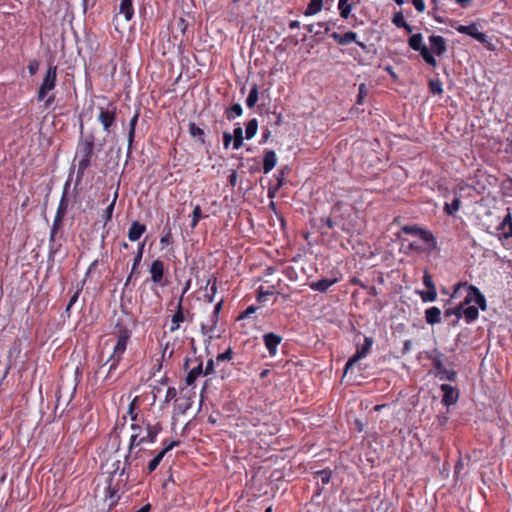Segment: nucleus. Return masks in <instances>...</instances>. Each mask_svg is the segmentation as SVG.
Instances as JSON below:
<instances>
[{
	"mask_svg": "<svg viewBox=\"0 0 512 512\" xmlns=\"http://www.w3.org/2000/svg\"><path fill=\"white\" fill-rule=\"evenodd\" d=\"M132 326V319L129 315L119 316L116 320L111 332L116 338V344L113 347L112 354L105 363V365H109L106 379L112 377V373L118 368L123 358L128 342L132 336Z\"/></svg>",
	"mask_w": 512,
	"mask_h": 512,
	"instance_id": "obj_1",
	"label": "nucleus"
},
{
	"mask_svg": "<svg viewBox=\"0 0 512 512\" xmlns=\"http://www.w3.org/2000/svg\"><path fill=\"white\" fill-rule=\"evenodd\" d=\"M143 439L137 438V435H130L128 450L124 456V466L119 472V476H125L124 482L129 479L130 473L134 468H138L145 462V455L148 453L143 447Z\"/></svg>",
	"mask_w": 512,
	"mask_h": 512,
	"instance_id": "obj_2",
	"label": "nucleus"
},
{
	"mask_svg": "<svg viewBox=\"0 0 512 512\" xmlns=\"http://www.w3.org/2000/svg\"><path fill=\"white\" fill-rule=\"evenodd\" d=\"M83 124H80V138L78 142V154L80 160L78 162L77 178H83L86 170L91 165V159L94 156V147L96 137L93 132L84 133Z\"/></svg>",
	"mask_w": 512,
	"mask_h": 512,
	"instance_id": "obj_3",
	"label": "nucleus"
},
{
	"mask_svg": "<svg viewBox=\"0 0 512 512\" xmlns=\"http://www.w3.org/2000/svg\"><path fill=\"white\" fill-rule=\"evenodd\" d=\"M471 303L476 304L483 311L487 309V301L485 296L474 285L468 286L467 295L462 302V317H464L467 324L474 322L479 316L478 308L476 306L470 305Z\"/></svg>",
	"mask_w": 512,
	"mask_h": 512,
	"instance_id": "obj_4",
	"label": "nucleus"
},
{
	"mask_svg": "<svg viewBox=\"0 0 512 512\" xmlns=\"http://www.w3.org/2000/svg\"><path fill=\"white\" fill-rule=\"evenodd\" d=\"M56 83H57V66L50 65L46 71V74H45V76L42 80V83L37 92V100L45 101V103H44L45 108H49L55 100L54 94H51L48 96V93L51 92L56 87Z\"/></svg>",
	"mask_w": 512,
	"mask_h": 512,
	"instance_id": "obj_5",
	"label": "nucleus"
},
{
	"mask_svg": "<svg viewBox=\"0 0 512 512\" xmlns=\"http://www.w3.org/2000/svg\"><path fill=\"white\" fill-rule=\"evenodd\" d=\"M449 25L455 28L459 33L469 35L482 44L487 42V35L484 32L479 31L476 23L461 25L457 21L450 20Z\"/></svg>",
	"mask_w": 512,
	"mask_h": 512,
	"instance_id": "obj_6",
	"label": "nucleus"
},
{
	"mask_svg": "<svg viewBox=\"0 0 512 512\" xmlns=\"http://www.w3.org/2000/svg\"><path fill=\"white\" fill-rule=\"evenodd\" d=\"M98 121L102 124L103 130L110 134L116 122V107L113 105L107 108L99 107Z\"/></svg>",
	"mask_w": 512,
	"mask_h": 512,
	"instance_id": "obj_7",
	"label": "nucleus"
},
{
	"mask_svg": "<svg viewBox=\"0 0 512 512\" xmlns=\"http://www.w3.org/2000/svg\"><path fill=\"white\" fill-rule=\"evenodd\" d=\"M373 344L371 337H365L363 345H357L355 354L347 361L345 372H347L356 362L367 356Z\"/></svg>",
	"mask_w": 512,
	"mask_h": 512,
	"instance_id": "obj_8",
	"label": "nucleus"
},
{
	"mask_svg": "<svg viewBox=\"0 0 512 512\" xmlns=\"http://www.w3.org/2000/svg\"><path fill=\"white\" fill-rule=\"evenodd\" d=\"M330 36L339 45L345 46L354 42L363 50L366 49V45L363 42L357 40L358 35L354 31H348L344 34L333 32Z\"/></svg>",
	"mask_w": 512,
	"mask_h": 512,
	"instance_id": "obj_9",
	"label": "nucleus"
},
{
	"mask_svg": "<svg viewBox=\"0 0 512 512\" xmlns=\"http://www.w3.org/2000/svg\"><path fill=\"white\" fill-rule=\"evenodd\" d=\"M433 367L436 370V376L440 380H448V381H455L456 379V372L454 370H448L443 362L441 357H435L433 359Z\"/></svg>",
	"mask_w": 512,
	"mask_h": 512,
	"instance_id": "obj_10",
	"label": "nucleus"
},
{
	"mask_svg": "<svg viewBox=\"0 0 512 512\" xmlns=\"http://www.w3.org/2000/svg\"><path fill=\"white\" fill-rule=\"evenodd\" d=\"M142 424L145 429V435L140 437V439H143V444L155 443L158 434L162 431V425L160 423L151 424L150 422H142Z\"/></svg>",
	"mask_w": 512,
	"mask_h": 512,
	"instance_id": "obj_11",
	"label": "nucleus"
},
{
	"mask_svg": "<svg viewBox=\"0 0 512 512\" xmlns=\"http://www.w3.org/2000/svg\"><path fill=\"white\" fill-rule=\"evenodd\" d=\"M223 302V300H220L218 303H216V305L214 306V310L211 314L209 323L203 324L201 326L202 332L204 334L213 333L214 330L216 329L219 320V313L222 309Z\"/></svg>",
	"mask_w": 512,
	"mask_h": 512,
	"instance_id": "obj_12",
	"label": "nucleus"
},
{
	"mask_svg": "<svg viewBox=\"0 0 512 512\" xmlns=\"http://www.w3.org/2000/svg\"><path fill=\"white\" fill-rule=\"evenodd\" d=\"M119 464H120V462L117 461V463H116L117 466H116L112 476L110 477L108 486L106 488V498L110 499V503H109L110 507L115 506L119 500V496H118V491L120 489L119 485L113 484V476L117 471H119Z\"/></svg>",
	"mask_w": 512,
	"mask_h": 512,
	"instance_id": "obj_13",
	"label": "nucleus"
},
{
	"mask_svg": "<svg viewBox=\"0 0 512 512\" xmlns=\"http://www.w3.org/2000/svg\"><path fill=\"white\" fill-rule=\"evenodd\" d=\"M443 392L442 403L446 406H450L457 402L459 393L458 391L449 384H442L440 386Z\"/></svg>",
	"mask_w": 512,
	"mask_h": 512,
	"instance_id": "obj_14",
	"label": "nucleus"
},
{
	"mask_svg": "<svg viewBox=\"0 0 512 512\" xmlns=\"http://www.w3.org/2000/svg\"><path fill=\"white\" fill-rule=\"evenodd\" d=\"M264 344L271 356L277 353V347L282 341V337L273 332L266 333L263 335Z\"/></svg>",
	"mask_w": 512,
	"mask_h": 512,
	"instance_id": "obj_15",
	"label": "nucleus"
},
{
	"mask_svg": "<svg viewBox=\"0 0 512 512\" xmlns=\"http://www.w3.org/2000/svg\"><path fill=\"white\" fill-rule=\"evenodd\" d=\"M165 266L163 261L160 259L154 260L150 266L149 272L151 274V280L154 283L161 284L164 276Z\"/></svg>",
	"mask_w": 512,
	"mask_h": 512,
	"instance_id": "obj_16",
	"label": "nucleus"
},
{
	"mask_svg": "<svg viewBox=\"0 0 512 512\" xmlns=\"http://www.w3.org/2000/svg\"><path fill=\"white\" fill-rule=\"evenodd\" d=\"M182 303V297H180L179 302L177 304L176 312L174 313L171 319V326L169 329L170 332H175L178 329H180L181 323L184 322L186 319Z\"/></svg>",
	"mask_w": 512,
	"mask_h": 512,
	"instance_id": "obj_17",
	"label": "nucleus"
},
{
	"mask_svg": "<svg viewBox=\"0 0 512 512\" xmlns=\"http://www.w3.org/2000/svg\"><path fill=\"white\" fill-rule=\"evenodd\" d=\"M429 43H430L431 50L437 56H442L447 50L446 41L442 36L431 35L429 37Z\"/></svg>",
	"mask_w": 512,
	"mask_h": 512,
	"instance_id": "obj_18",
	"label": "nucleus"
},
{
	"mask_svg": "<svg viewBox=\"0 0 512 512\" xmlns=\"http://www.w3.org/2000/svg\"><path fill=\"white\" fill-rule=\"evenodd\" d=\"M145 232H146V225L135 220L131 223V226L129 227L128 239L131 242H136L142 237V235Z\"/></svg>",
	"mask_w": 512,
	"mask_h": 512,
	"instance_id": "obj_19",
	"label": "nucleus"
},
{
	"mask_svg": "<svg viewBox=\"0 0 512 512\" xmlns=\"http://www.w3.org/2000/svg\"><path fill=\"white\" fill-rule=\"evenodd\" d=\"M338 281L337 278L328 279L323 278L318 281L310 283V288L314 291H318L321 293L326 292L332 285H334Z\"/></svg>",
	"mask_w": 512,
	"mask_h": 512,
	"instance_id": "obj_20",
	"label": "nucleus"
},
{
	"mask_svg": "<svg viewBox=\"0 0 512 512\" xmlns=\"http://www.w3.org/2000/svg\"><path fill=\"white\" fill-rule=\"evenodd\" d=\"M139 118V112L137 111L134 116L130 119L129 122V131H128V149L127 153L128 155L131 154L132 145L135 138V132H136V126Z\"/></svg>",
	"mask_w": 512,
	"mask_h": 512,
	"instance_id": "obj_21",
	"label": "nucleus"
},
{
	"mask_svg": "<svg viewBox=\"0 0 512 512\" xmlns=\"http://www.w3.org/2000/svg\"><path fill=\"white\" fill-rule=\"evenodd\" d=\"M425 320L430 325H435L441 322V310L432 306L425 310Z\"/></svg>",
	"mask_w": 512,
	"mask_h": 512,
	"instance_id": "obj_22",
	"label": "nucleus"
},
{
	"mask_svg": "<svg viewBox=\"0 0 512 512\" xmlns=\"http://www.w3.org/2000/svg\"><path fill=\"white\" fill-rule=\"evenodd\" d=\"M277 157L274 150H268L265 152L263 159V172L269 173L276 165Z\"/></svg>",
	"mask_w": 512,
	"mask_h": 512,
	"instance_id": "obj_23",
	"label": "nucleus"
},
{
	"mask_svg": "<svg viewBox=\"0 0 512 512\" xmlns=\"http://www.w3.org/2000/svg\"><path fill=\"white\" fill-rule=\"evenodd\" d=\"M119 13L124 15L126 21H130L134 16V7L132 0H121Z\"/></svg>",
	"mask_w": 512,
	"mask_h": 512,
	"instance_id": "obj_24",
	"label": "nucleus"
},
{
	"mask_svg": "<svg viewBox=\"0 0 512 512\" xmlns=\"http://www.w3.org/2000/svg\"><path fill=\"white\" fill-rule=\"evenodd\" d=\"M353 8L354 2L352 0H338V10L341 18L348 19Z\"/></svg>",
	"mask_w": 512,
	"mask_h": 512,
	"instance_id": "obj_25",
	"label": "nucleus"
},
{
	"mask_svg": "<svg viewBox=\"0 0 512 512\" xmlns=\"http://www.w3.org/2000/svg\"><path fill=\"white\" fill-rule=\"evenodd\" d=\"M419 237L424 243L428 245L429 251L437 249V241L431 232L422 229L419 234Z\"/></svg>",
	"mask_w": 512,
	"mask_h": 512,
	"instance_id": "obj_26",
	"label": "nucleus"
},
{
	"mask_svg": "<svg viewBox=\"0 0 512 512\" xmlns=\"http://www.w3.org/2000/svg\"><path fill=\"white\" fill-rule=\"evenodd\" d=\"M210 286V292L204 295L206 301L208 303H212L214 301L215 294L217 293V279L214 275H211L206 282V288Z\"/></svg>",
	"mask_w": 512,
	"mask_h": 512,
	"instance_id": "obj_27",
	"label": "nucleus"
},
{
	"mask_svg": "<svg viewBox=\"0 0 512 512\" xmlns=\"http://www.w3.org/2000/svg\"><path fill=\"white\" fill-rule=\"evenodd\" d=\"M323 8V0H311L304 11L305 16H313Z\"/></svg>",
	"mask_w": 512,
	"mask_h": 512,
	"instance_id": "obj_28",
	"label": "nucleus"
},
{
	"mask_svg": "<svg viewBox=\"0 0 512 512\" xmlns=\"http://www.w3.org/2000/svg\"><path fill=\"white\" fill-rule=\"evenodd\" d=\"M143 252H144V242L138 246V250H137V253H136V255L134 257V261H133L132 271H131L130 275L127 277L125 285H128L136 268L139 266V264L142 260Z\"/></svg>",
	"mask_w": 512,
	"mask_h": 512,
	"instance_id": "obj_29",
	"label": "nucleus"
},
{
	"mask_svg": "<svg viewBox=\"0 0 512 512\" xmlns=\"http://www.w3.org/2000/svg\"><path fill=\"white\" fill-rule=\"evenodd\" d=\"M259 99V87L257 84L251 86L250 92L246 99V105L248 108H253Z\"/></svg>",
	"mask_w": 512,
	"mask_h": 512,
	"instance_id": "obj_30",
	"label": "nucleus"
},
{
	"mask_svg": "<svg viewBox=\"0 0 512 512\" xmlns=\"http://www.w3.org/2000/svg\"><path fill=\"white\" fill-rule=\"evenodd\" d=\"M189 133L193 138H197L201 144L205 143L204 130L198 127L194 122L189 123Z\"/></svg>",
	"mask_w": 512,
	"mask_h": 512,
	"instance_id": "obj_31",
	"label": "nucleus"
},
{
	"mask_svg": "<svg viewBox=\"0 0 512 512\" xmlns=\"http://www.w3.org/2000/svg\"><path fill=\"white\" fill-rule=\"evenodd\" d=\"M68 205H69V200L67 198L66 192H64L60 199V202H59V205H58V208L56 211V215H55V217H57L58 220L64 219V216L68 209Z\"/></svg>",
	"mask_w": 512,
	"mask_h": 512,
	"instance_id": "obj_32",
	"label": "nucleus"
},
{
	"mask_svg": "<svg viewBox=\"0 0 512 512\" xmlns=\"http://www.w3.org/2000/svg\"><path fill=\"white\" fill-rule=\"evenodd\" d=\"M462 310H463V304L460 303L456 307L446 309L444 312L445 317H451L455 316L456 320L453 322V325H458L459 319L462 318Z\"/></svg>",
	"mask_w": 512,
	"mask_h": 512,
	"instance_id": "obj_33",
	"label": "nucleus"
},
{
	"mask_svg": "<svg viewBox=\"0 0 512 512\" xmlns=\"http://www.w3.org/2000/svg\"><path fill=\"white\" fill-rule=\"evenodd\" d=\"M417 51L420 52V55L422 56V58L424 59V61L427 64H429L430 66H433V67H435L437 65V61H436L435 57L432 55V53L430 52V50L428 49V47L426 45Z\"/></svg>",
	"mask_w": 512,
	"mask_h": 512,
	"instance_id": "obj_34",
	"label": "nucleus"
},
{
	"mask_svg": "<svg viewBox=\"0 0 512 512\" xmlns=\"http://www.w3.org/2000/svg\"><path fill=\"white\" fill-rule=\"evenodd\" d=\"M203 373L202 363H200L197 367H194L186 377L187 385H192L196 381V379Z\"/></svg>",
	"mask_w": 512,
	"mask_h": 512,
	"instance_id": "obj_35",
	"label": "nucleus"
},
{
	"mask_svg": "<svg viewBox=\"0 0 512 512\" xmlns=\"http://www.w3.org/2000/svg\"><path fill=\"white\" fill-rule=\"evenodd\" d=\"M408 43H409L410 48H412L415 51H417V50L421 49L423 46H425V44H423L422 34H420V33L412 35L410 37Z\"/></svg>",
	"mask_w": 512,
	"mask_h": 512,
	"instance_id": "obj_36",
	"label": "nucleus"
},
{
	"mask_svg": "<svg viewBox=\"0 0 512 512\" xmlns=\"http://www.w3.org/2000/svg\"><path fill=\"white\" fill-rule=\"evenodd\" d=\"M257 129H258L257 119L253 118V119L249 120L246 125V130H245L246 139L253 138L257 133Z\"/></svg>",
	"mask_w": 512,
	"mask_h": 512,
	"instance_id": "obj_37",
	"label": "nucleus"
},
{
	"mask_svg": "<svg viewBox=\"0 0 512 512\" xmlns=\"http://www.w3.org/2000/svg\"><path fill=\"white\" fill-rule=\"evenodd\" d=\"M243 109L239 103L233 104L229 109L226 110V117L228 120H233L235 116H241Z\"/></svg>",
	"mask_w": 512,
	"mask_h": 512,
	"instance_id": "obj_38",
	"label": "nucleus"
},
{
	"mask_svg": "<svg viewBox=\"0 0 512 512\" xmlns=\"http://www.w3.org/2000/svg\"><path fill=\"white\" fill-rule=\"evenodd\" d=\"M232 138H233V148L236 150L239 149L243 144V131L240 126H238L234 129Z\"/></svg>",
	"mask_w": 512,
	"mask_h": 512,
	"instance_id": "obj_39",
	"label": "nucleus"
},
{
	"mask_svg": "<svg viewBox=\"0 0 512 512\" xmlns=\"http://www.w3.org/2000/svg\"><path fill=\"white\" fill-rule=\"evenodd\" d=\"M460 208V197H455L451 203H446L444 206V211L448 215H453Z\"/></svg>",
	"mask_w": 512,
	"mask_h": 512,
	"instance_id": "obj_40",
	"label": "nucleus"
},
{
	"mask_svg": "<svg viewBox=\"0 0 512 512\" xmlns=\"http://www.w3.org/2000/svg\"><path fill=\"white\" fill-rule=\"evenodd\" d=\"M427 291L420 292V297L423 302H433L437 299V291L435 288H427Z\"/></svg>",
	"mask_w": 512,
	"mask_h": 512,
	"instance_id": "obj_41",
	"label": "nucleus"
},
{
	"mask_svg": "<svg viewBox=\"0 0 512 512\" xmlns=\"http://www.w3.org/2000/svg\"><path fill=\"white\" fill-rule=\"evenodd\" d=\"M191 217H192V220H191V228H195L199 221L204 218L205 216L202 214V211H201V207L200 205H196L192 211V214H191Z\"/></svg>",
	"mask_w": 512,
	"mask_h": 512,
	"instance_id": "obj_42",
	"label": "nucleus"
},
{
	"mask_svg": "<svg viewBox=\"0 0 512 512\" xmlns=\"http://www.w3.org/2000/svg\"><path fill=\"white\" fill-rule=\"evenodd\" d=\"M62 222H63V219L58 220L57 217H54V221H53V224H52V227L50 230V237H49L50 243H53L55 241V236H56L57 232L61 229Z\"/></svg>",
	"mask_w": 512,
	"mask_h": 512,
	"instance_id": "obj_43",
	"label": "nucleus"
},
{
	"mask_svg": "<svg viewBox=\"0 0 512 512\" xmlns=\"http://www.w3.org/2000/svg\"><path fill=\"white\" fill-rule=\"evenodd\" d=\"M163 457L164 455L161 452H158V454L152 460L149 461L147 465V472L152 473L153 471H155L158 465L161 463Z\"/></svg>",
	"mask_w": 512,
	"mask_h": 512,
	"instance_id": "obj_44",
	"label": "nucleus"
},
{
	"mask_svg": "<svg viewBox=\"0 0 512 512\" xmlns=\"http://www.w3.org/2000/svg\"><path fill=\"white\" fill-rule=\"evenodd\" d=\"M137 409V397H135L129 404L127 414L130 416V419L133 423H137L138 414L136 413Z\"/></svg>",
	"mask_w": 512,
	"mask_h": 512,
	"instance_id": "obj_45",
	"label": "nucleus"
},
{
	"mask_svg": "<svg viewBox=\"0 0 512 512\" xmlns=\"http://www.w3.org/2000/svg\"><path fill=\"white\" fill-rule=\"evenodd\" d=\"M173 238H172V232L171 228H168L165 230L164 235L160 238V245L161 248H165L172 244Z\"/></svg>",
	"mask_w": 512,
	"mask_h": 512,
	"instance_id": "obj_46",
	"label": "nucleus"
},
{
	"mask_svg": "<svg viewBox=\"0 0 512 512\" xmlns=\"http://www.w3.org/2000/svg\"><path fill=\"white\" fill-rule=\"evenodd\" d=\"M429 89L433 94L440 95L443 93L442 83L438 79L429 81Z\"/></svg>",
	"mask_w": 512,
	"mask_h": 512,
	"instance_id": "obj_47",
	"label": "nucleus"
},
{
	"mask_svg": "<svg viewBox=\"0 0 512 512\" xmlns=\"http://www.w3.org/2000/svg\"><path fill=\"white\" fill-rule=\"evenodd\" d=\"M117 196H118V194L116 192L113 201L107 206V208L104 211L105 224L107 222H109L111 220V218H112V214H113V211H114V207H115Z\"/></svg>",
	"mask_w": 512,
	"mask_h": 512,
	"instance_id": "obj_48",
	"label": "nucleus"
},
{
	"mask_svg": "<svg viewBox=\"0 0 512 512\" xmlns=\"http://www.w3.org/2000/svg\"><path fill=\"white\" fill-rule=\"evenodd\" d=\"M130 428L132 430V434L131 435H137V438L143 437L145 435L144 426H142L139 423H132Z\"/></svg>",
	"mask_w": 512,
	"mask_h": 512,
	"instance_id": "obj_49",
	"label": "nucleus"
},
{
	"mask_svg": "<svg viewBox=\"0 0 512 512\" xmlns=\"http://www.w3.org/2000/svg\"><path fill=\"white\" fill-rule=\"evenodd\" d=\"M401 230L405 233V234H411V235H418L420 234L421 232V228H419L417 225H405L401 228Z\"/></svg>",
	"mask_w": 512,
	"mask_h": 512,
	"instance_id": "obj_50",
	"label": "nucleus"
},
{
	"mask_svg": "<svg viewBox=\"0 0 512 512\" xmlns=\"http://www.w3.org/2000/svg\"><path fill=\"white\" fill-rule=\"evenodd\" d=\"M233 351L232 348L229 347L225 352L220 353L216 357V362H222V361H230L232 359Z\"/></svg>",
	"mask_w": 512,
	"mask_h": 512,
	"instance_id": "obj_51",
	"label": "nucleus"
},
{
	"mask_svg": "<svg viewBox=\"0 0 512 512\" xmlns=\"http://www.w3.org/2000/svg\"><path fill=\"white\" fill-rule=\"evenodd\" d=\"M508 226V231L505 233L506 237H512V217L511 214H507L502 222V227Z\"/></svg>",
	"mask_w": 512,
	"mask_h": 512,
	"instance_id": "obj_52",
	"label": "nucleus"
},
{
	"mask_svg": "<svg viewBox=\"0 0 512 512\" xmlns=\"http://www.w3.org/2000/svg\"><path fill=\"white\" fill-rule=\"evenodd\" d=\"M423 284L425 285L426 288H435L436 287L433 282L432 275L427 270L424 271Z\"/></svg>",
	"mask_w": 512,
	"mask_h": 512,
	"instance_id": "obj_53",
	"label": "nucleus"
},
{
	"mask_svg": "<svg viewBox=\"0 0 512 512\" xmlns=\"http://www.w3.org/2000/svg\"><path fill=\"white\" fill-rule=\"evenodd\" d=\"M163 444H164V448L160 452L165 456L174 447L179 446L180 445V441L175 440V441H171L170 443H167V441H164Z\"/></svg>",
	"mask_w": 512,
	"mask_h": 512,
	"instance_id": "obj_54",
	"label": "nucleus"
},
{
	"mask_svg": "<svg viewBox=\"0 0 512 512\" xmlns=\"http://www.w3.org/2000/svg\"><path fill=\"white\" fill-rule=\"evenodd\" d=\"M406 21L404 20V16L402 14V12H397L394 14L393 18H392V23L397 26L398 28H400L401 26H404V23Z\"/></svg>",
	"mask_w": 512,
	"mask_h": 512,
	"instance_id": "obj_55",
	"label": "nucleus"
},
{
	"mask_svg": "<svg viewBox=\"0 0 512 512\" xmlns=\"http://www.w3.org/2000/svg\"><path fill=\"white\" fill-rule=\"evenodd\" d=\"M81 289H78L75 291V293L71 296L68 305L66 307V312H69L71 307L77 302L79 295H80Z\"/></svg>",
	"mask_w": 512,
	"mask_h": 512,
	"instance_id": "obj_56",
	"label": "nucleus"
},
{
	"mask_svg": "<svg viewBox=\"0 0 512 512\" xmlns=\"http://www.w3.org/2000/svg\"><path fill=\"white\" fill-rule=\"evenodd\" d=\"M257 310V307L251 305L245 311H243L239 316L238 320L248 318L251 314H253Z\"/></svg>",
	"mask_w": 512,
	"mask_h": 512,
	"instance_id": "obj_57",
	"label": "nucleus"
},
{
	"mask_svg": "<svg viewBox=\"0 0 512 512\" xmlns=\"http://www.w3.org/2000/svg\"><path fill=\"white\" fill-rule=\"evenodd\" d=\"M318 474L321 476V481L323 484L329 483L331 479V471L330 470H322L319 471Z\"/></svg>",
	"mask_w": 512,
	"mask_h": 512,
	"instance_id": "obj_58",
	"label": "nucleus"
},
{
	"mask_svg": "<svg viewBox=\"0 0 512 512\" xmlns=\"http://www.w3.org/2000/svg\"><path fill=\"white\" fill-rule=\"evenodd\" d=\"M411 2L418 12H420V13L424 12V10H425L424 0H411Z\"/></svg>",
	"mask_w": 512,
	"mask_h": 512,
	"instance_id": "obj_59",
	"label": "nucleus"
},
{
	"mask_svg": "<svg viewBox=\"0 0 512 512\" xmlns=\"http://www.w3.org/2000/svg\"><path fill=\"white\" fill-rule=\"evenodd\" d=\"M362 289L365 290L367 294L373 297H376L379 293L375 286L362 285Z\"/></svg>",
	"mask_w": 512,
	"mask_h": 512,
	"instance_id": "obj_60",
	"label": "nucleus"
},
{
	"mask_svg": "<svg viewBox=\"0 0 512 512\" xmlns=\"http://www.w3.org/2000/svg\"><path fill=\"white\" fill-rule=\"evenodd\" d=\"M27 68H28V71H29L30 75H34L37 72L38 68H39L38 61L37 60L30 61V63L28 64Z\"/></svg>",
	"mask_w": 512,
	"mask_h": 512,
	"instance_id": "obj_61",
	"label": "nucleus"
},
{
	"mask_svg": "<svg viewBox=\"0 0 512 512\" xmlns=\"http://www.w3.org/2000/svg\"><path fill=\"white\" fill-rule=\"evenodd\" d=\"M215 361L213 359H209L206 363L204 375H209L214 371Z\"/></svg>",
	"mask_w": 512,
	"mask_h": 512,
	"instance_id": "obj_62",
	"label": "nucleus"
},
{
	"mask_svg": "<svg viewBox=\"0 0 512 512\" xmlns=\"http://www.w3.org/2000/svg\"><path fill=\"white\" fill-rule=\"evenodd\" d=\"M177 395V391L174 387H169L166 391L165 399L166 401H170L174 399Z\"/></svg>",
	"mask_w": 512,
	"mask_h": 512,
	"instance_id": "obj_63",
	"label": "nucleus"
},
{
	"mask_svg": "<svg viewBox=\"0 0 512 512\" xmlns=\"http://www.w3.org/2000/svg\"><path fill=\"white\" fill-rule=\"evenodd\" d=\"M408 249L415 251L417 253H421L425 250L421 245H419L416 242H410L408 245Z\"/></svg>",
	"mask_w": 512,
	"mask_h": 512,
	"instance_id": "obj_64",
	"label": "nucleus"
}]
</instances>
